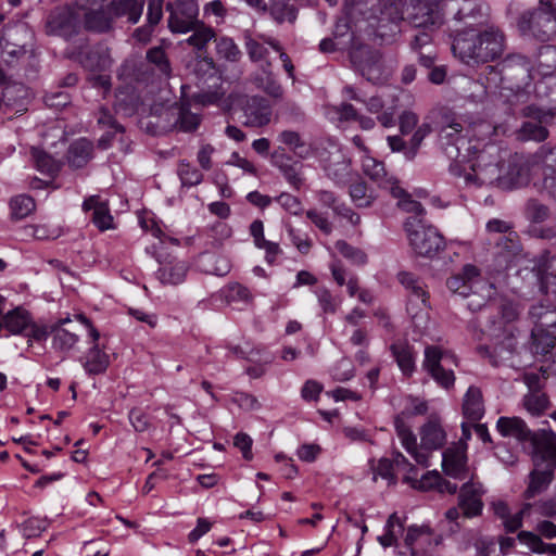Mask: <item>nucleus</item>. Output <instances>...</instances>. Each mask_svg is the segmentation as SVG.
<instances>
[{
    "instance_id": "nucleus-37",
    "label": "nucleus",
    "mask_w": 556,
    "mask_h": 556,
    "mask_svg": "<svg viewBox=\"0 0 556 556\" xmlns=\"http://www.w3.org/2000/svg\"><path fill=\"white\" fill-rule=\"evenodd\" d=\"M352 202L359 208L370 207L377 199L374 190L364 181H355L349 188Z\"/></svg>"
},
{
    "instance_id": "nucleus-57",
    "label": "nucleus",
    "mask_w": 556,
    "mask_h": 556,
    "mask_svg": "<svg viewBox=\"0 0 556 556\" xmlns=\"http://www.w3.org/2000/svg\"><path fill=\"white\" fill-rule=\"evenodd\" d=\"M147 59L149 62L153 63L160 73L165 75L166 77L169 76L170 73V64L168 62V59L166 56L165 51L161 47H154L148 50L147 52Z\"/></svg>"
},
{
    "instance_id": "nucleus-4",
    "label": "nucleus",
    "mask_w": 556,
    "mask_h": 556,
    "mask_svg": "<svg viewBox=\"0 0 556 556\" xmlns=\"http://www.w3.org/2000/svg\"><path fill=\"white\" fill-rule=\"evenodd\" d=\"M529 317L533 323L532 350L535 354L547 355L556 346V301L553 309L543 303L533 305Z\"/></svg>"
},
{
    "instance_id": "nucleus-10",
    "label": "nucleus",
    "mask_w": 556,
    "mask_h": 556,
    "mask_svg": "<svg viewBox=\"0 0 556 556\" xmlns=\"http://www.w3.org/2000/svg\"><path fill=\"white\" fill-rule=\"evenodd\" d=\"M350 60L363 77L375 84L384 81L391 73L380 51L369 46H353L350 51Z\"/></svg>"
},
{
    "instance_id": "nucleus-50",
    "label": "nucleus",
    "mask_w": 556,
    "mask_h": 556,
    "mask_svg": "<svg viewBox=\"0 0 556 556\" xmlns=\"http://www.w3.org/2000/svg\"><path fill=\"white\" fill-rule=\"evenodd\" d=\"M10 207L13 218L23 219L35 210V201L28 195L20 194L11 200Z\"/></svg>"
},
{
    "instance_id": "nucleus-58",
    "label": "nucleus",
    "mask_w": 556,
    "mask_h": 556,
    "mask_svg": "<svg viewBox=\"0 0 556 556\" xmlns=\"http://www.w3.org/2000/svg\"><path fill=\"white\" fill-rule=\"evenodd\" d=\"M488 89L489 87L481 80L467 79L465 97L472 102H482L486 98Z\"/></svg>"
},
{
    "instance_id": "nucleus-60",
    "label": "nucleus",
    "mask_w": 556,
    "mask_h": 556,
    "mask_svg": "<svg viewBox=\"0 0 556 556\" xmlns=\"http://www.w3.org/2000/svg\"><path fill=\"white\" fill-rule=\"evenodd\" d=\"M331 375L338 381L350 380L354 376L352 363L346 358L340 359L332 368Z\"/></svg>"
},
{
    "instance_id": "nucleus-42",
    "label": "nucleus",
    "mask_w": 556,
    "mask_h": 556,
    "mask_svg": "<svg viewBox=\"0 0 556 556\" xmlns=\"http://www.w3.org/2000/svg\"><path fill=\"white\" fill-rule=\"evenodd\" d=\"M189 31H192V35L186 39V42L200 51L205 49L206 45L215 38L213 28L207 27L200 22H195L194 27Z\"/></svg>"
},
{
    "instance_id": "nucleus-23",
    "label": "nucleus",
    "mask_w": 556,
    "mask_h": 556,
    "mask_svg": "<svg viewBox=\"0 0 556 556\" xmlns=\"http://www.w3.org/2000/svg\"><path fill=\"white\" fill-rule=\"evenodd\" d=\"M443 471L454 479H465L467 475V456L464 447L452 446L442 453Z\"/></svg>"
},
{
    "instance_id": "nucleus-35",
    "label": "nucleus",
    "mask_w": 556,
    "mask_h": 556,
    "mask_svg": "<svg viewBox=\"0 0 556 556\" xmlns=\"http://www.w3.org/2000/svg\"><path fill=\"white\" fill-rule=\"evenodd\" d=\"M420 437L421 446L426 450H438L445 441V433L440 424L435 420H429L421 428Z\"/></svg>"
},
{
    "instance_id": "nucleus-20",
    "label": "nucleus",
    "mask_w": 556,
    "mask_h": 556,
    "mask_svg": "<svg viewBox=\"0 0 556 556\" xmlns=\"http://www.w3.org/2000/svg\"><path fill=\"white\" fill-rule=\"evenodd\" d=\"M484 493L485 490L479 482L468 481L460 486L458 506L466 518L481 515L483 509L482 496Z\"/></svg>"
},
{
    "instance_id": "nucleus-17",
    "label": "nucleus",
    "mask_w": 556,
    "mask_h": 556,
    "mask_svg": "<svg viewBox=\"0 0 556 556\" xmlns=\"http://www.w3.org/2000/svg\"><path fill=\"white\" fill-rule=\"evenodd\" d=\"M523 115L531 121L523 122L518 130V139L528 141H543L548 136V130L542 125L552 114L536 106L530 105L523 109Z\"/></svg>"
},
{
    "instance_id": "nucleus-27",
    "label": "nucleus",
    "mask_w": 556,
    "mask_h": 556,
    "mask_svg": "<svg viewBox=\"0 0 556 556\" xmlns=\"http://www.w3.org/2000/svg\"><path fill=\"white\" fill-rule=\"evenodd\" d=\"M143 0H115L110 2L109 12L114 18H126L129 23L136 24L142 15Z\"/></svg>"
},
{
    "instance_id": "nucleus-55",
    "label": "nucleus",
    "mask_w": 556,
    "mask_h": 556,
    "mask_svg": "<svg viewBox=\"0 0 556 556\" xmlns=\"http://www.w3.org/2000/svg\"><path fill=\"white\" fill-rule=\"evenodd\" d=\"M432 131V127L429 123H422L419 125L413 134L408 150L406 151V160H413L421 146L422 140Z\"/></svg>"
},
{
    "instance_id": "nucleus-21",
    "label": "nucleus",
    "mask_w": 556,
    "mask_h": 556,
    "mask_svg": "<svg viewBox=\"0 0 556 556\" xmlns=\"http://www.w3.org/2000/svg\"><path fill=\"white\" fill-rule=\"evenodd\" d=\"M169 116V127L182 131L192 132L198 129L201 116L190 111L188 102L181 101L170 105L166 112Z\"/></svg>"
},
{
    "instance_id": "nucleus-41",
    "label": "nucleus",
    "mask_w": 556,
    "mask_h": 556,
    "mask_svg": "<svg viewBox=\"0 0 556 556\" xmlns=\"http://www.w3.org/2000/svg\"><path fill=\"white\" fill-rule=\"evenodd\" d=\"M518 540L533 553L556 555V544L544 543L540 535L533 532L521 531L518 534Z\"/></svg>"
},
{
    "instance_id": "nucleus-1",
    "label": "nucleus",
    "mask_w": 556,
    "mask_h": 556,
    "mask_svg": "<svg viewBox=\"0 0 556 556\" xmlns=\"http://www.w3.org/2000/svg\"><path fill=\"white\" fill-rule=\"evenodd\" d=\"M464 125L451 118L441 126L440 140L454 163L450 172L468 187L494 186L502 190L519 188L528 181L526 169L507 150L492 141L463 135Z\"/></svg>"
},
{
    "instance_id": "nucleus-45",
    "label": "nucleus",
    "mask_w": 556,
    "mask_h": 556,
    "mask_svg": "<svg viewBox=\"0 0 556 556\" xmlns=\"http://www.w3.org/2000/svg\"><path fill=\"white\" fill-rule=\"evenodd\" d=\"M314 292L323 313L331 315L336 314L342 303L341 298L332 294V292L326 287H318Z\"/></svg>"
},
{
    "instance_id": "nucleus-48",
    "label": "nucleus",
    "mask_w": 556,
    "mask_h": 556,
    "mask_svg": "<svg viewBox=\"0 0 556 556\" xmlns=\"http://www.w3.org/2000/svg\"><path fill=\"white\" fill-rule=\"evenodd\" d=\"M216 41V53L228 62H238L242 55L239 47L229 37H220Z\"/></svg>"
},
{
    "instance_id": "nucleus-47",
    "label": "nucleus",
    "mask_w": 556,
    "mask_h": 556,
    "mask_svg": "<svg viewBox=\"0 0 556 556\" xmlns=\"http://www.w3.org/2000/svg\"><path fill=\"white\" fill-rule=\"evenodd\" d=\"M336 250L356 266H363L367 263V254L359 248L353 247L344 240H338L334 244Z\"/></svg>"
},
{
    "instance_id": "nucleus-56",
    "label": "nucleus",
    "mask_w": 556,
    "mask_h": 556,
    "mask_svg": "<svg viewBox=\"0 0 556 556\" xmlns=\"http://www.w3.org/2000/svg\"><path fill=\"white\" fill-rule=\"evenodd\" d=\"M421 541L422 543L430 542V531L428 528L412 526L407 529L405 535V545L410 548L412 556H416L414 545Z\"/></svg>"
},
{
    "instance_id": "nucleus-14",
    "label": "nucleus",
    "mask_w": 556,
    "mask_h": 556,
    "mask_svg": "<svg viewBox=\"0 0 556 556\" xmlns=\"http://www.w3.org/2000/svg\"><path fill=\"white\" fill-rule=\"evenodd\" d=\"M46 33L68 39L76 35L80 27V14L71 7L52 10L46 20Z\"/></svg>"
},
{
    "instance_id": "nucleus-12",
    "label": "nucleus",
    "mask_w": 556,
    "mask_h": 556,
    "mask_svg": "<svg viewBox=\"0 0 556 556\" xmlns=\"http://www.w3.org/2000/svg\"><path fill=\"white\" fill-rule=\"evenodd\" d=\"M448 290L463 298L470 294L481 293V298H491L493 294V285L485 281L480 270L471 264L463 267L462 271L453 275L446 281Z\"/></svg>"
},
{
    "instance_id": "nucleus-39",
    "label": "nucleus",
    "mask_w": 556,
    "mask_h": 556,
    "mask_svg": "<svg viewBox=\"0 0 556 556\" xmlns=\"http://www.w3.org/2000/svg\"><path fill=\"white\" fill-rule=\"evenodd\" d=\"M325 169L327 175L337 184L344 182L350 176L351 161L338 152L333 155L332 161L326 165Z\"/></svg>"
},
{
    "instance_id": "nucleus-40",
    "label": "nucleus",
    "mask_w": 556,
    "mask_h": 556,
    "mask_svg": "<svg viewBox=\"0 0 556 556\" xmlns=\"http://www.w3.org/2000/svg\"><path fill=\"white\" fill-rule=\"evenodd\" d=\"M267 11L279 24L283 22L293 23L298 16V9L289 0H270Z\"/></svg>"
},
{
    "instance_id": "nucleus-30",
    "label": "nucleus",
    "mask_w": 556,
    "mask_h": 556,
    "mask_svg": "<svg viewBox=\"0 0 556 556\" xmlns=\"http://www.w3.org/2000/svg\"><path fill=\"white\" fill-rule=\"evenodd\" d=\"M552 466H533V470L529 475V484L525 492L527 498H532L548 488L554 478V469Z\"/></svg>"
},
{
    "instance_id": "nucleus-64",
    "label": "nucleus",
    "mask_w": 556,
    "mask_h": 556,
    "mask_svg": "<svg viewBox=\"0 0 556 556\" xmlns=\"http://www.w3.org/2000/svg\"><path fill=\"white\" fill-rule=\"evenodd\" d=\"M418 121L419 117L415 112L409 110L403 111L399 117L401 132L403 135L412 132L417 127Z\"/></svg>"
},
{
    "instance_id": "nucleus-62",
    "label": "nucleus",
    "mask_w": 556,
    "mask_h": 556,
    "mask_svg": "<svg viewBox=\"0 0 556 556\" xmlns=\"http://www.w3.org/2000/svg\"><path fill=\"white\" fill-rule=\"evenodd\" d=\"M245 48L250 60L253 62L262 61L268 54L267 48L251 37L247 38Z\"/></svg>"
},
{
    "instance_id": "nucleus-3",
    "label": "nucleus",
    "mask_w": 556,
    "mask_h": 556,
    "mask_svg": "<svg viewBox=\"0 0 556 556\" xmlns=\"http://www.w3.org/2000/svg\"><path fill=\"white\" fill-rule=\"evenodd\" d=\"M484 72L493 76L492 78L486 77L488 81L492 79L495 83L500 78L502 84H507L503 89H509L514 92L516 98L514 103L523 101L527 88L534 79L531 62L528 58L518 53L507 55L498 64V68L488 65Z\"/></svg>"
},
{
    "instance_id": "nucleus-16",
    "label": "nucleus",
    "mask_w": 556,
    "mask_h": 556,
    "mask_svg": "<svg viewBox=\"0 0 556 556\" xmlns=\"http://www.w3.org/2000/svg\"><path fill=\"white\" fill-rule=\"evenodd\" d=\"M380 16L377 17L376 34L384 38L400 31L399 23L404 18L403 0H379Z\"/></svg>"
},
{
    "instance_id": "nucleus-33",
    "label": "nucleus",
    "mask_w": 556,
    "mask_h": 556,
    "mask_svg": "<svg viewBox=\"0 0 556 556\" xmlns=\"http://www.w3.org/2000/svg\"><path fill=\"white\" fill-rule=\"evenodd\" d=\"M92 142L86 138L74 141L67 152V160L72 167H84L92 156Z\"/></svg>"
},
{
    "instance_id": "nucleus-22",
    "label": "nucleus",
    "mask_w": 556,
    "mask_h": 556,
    "mask_svg": "<svg viewBox=\"0 0 556 556\" xmlns=\"http://www.w3.org/2000/svg\"><path fill=\"white\" fill-rule=\"evenodd\" d=\"M81 65L91 73H104L113 64L110 50L104 45H97L84 51L79 55Z\"/></svg>"
},
{
    "instance_id": "nucleus-25",
    "label": "nucleus",
    "mask_w": 556,
    "mask_h": 556,
    "mask_svg": "<svg viewBox=\"0 0 556 556\" xmlns=\"http://www.w3.org/2000/svg\"><path fill=\"white\" fill-rule=\"evenodd\" d=\"M70 323L71 319L68 317L61 318L58 323L48 327V336H52V346L54 350L68 352L78 343L79 336L64 327Z\"/></svg>"
},
{
    "instance_id": "nucleus-46",
    "label": "nucleus",
    "mask_w": 556,
    "mask_h": 556,
    "mask_svg": "<svg viewBox=\"0 0 556 556\" xmlns=\"http://www.w3.org/2000/svg\"><path fill=\"white\" fill-rule=\"evenodd\" d=\"M523 405L531 415L540 416L547 409L549 401L545 393L534 390L525 395Z\"/></svg>"
},
{
    "instance_id": "nucleus-43",
    "label": "nucleus",
    "mask_w": 556,
    "mask_h": 556,
    "mask_svg": "<svg viewBox=\"0 0 556 556\" xmlns=\"http://www.w3.org/2000/svg\"><path fill=\"white\" fill-rule=\"evenodd\" d=\"M413 22L416 27L427 29L439 26L442 23V18L437 8L420 7Z\"/></svg>"
},
{
    "instance_id": "nucleus-54",
    "label": "nucleus",
    "mask_w": 556,
    "mask_h": 556,
    "mask_svg": "<svg viewBox=\"0 0 556 556\" xmlns=\"http://www.w3.org/2000/svg\"><path fill=\"white\" fill-rule=\"evenodd\" d=\"M278 140L286 144L299 156H305L307 149L299 132L293 130H283L279 134Z\"/></svg>"
},
{
    "instance_id": "nucleus-51",
    "label": "nucleus",
    "mask_w": 556,
    "mask_h": 556,
    "mask_svg": "<svg viewBox=\"0 0 556 556\" xmlns=\"http://www.w3.org/2000/svg\"><path fill=\"white\" fill-rule=\"evenodd\" d=\"M549 208L536 199L528 200L525 208L526 218L533 224L544 223L549 217Z\"/></svg>"
},
{
    "instance_id": "nucleus-28",
    "label": "nucleus",
    "mask_w": 556,
    "mask_h": 556,
    "mask_svg": "<svg viewBox=\"0 0 556 556\" xmlns=\"http://www.w3.org/2000/svg\"><path fill=\"white\" fill-rule=\"evenodd\" d=\"M187 271L186 262L172 258L160 263L156 277L163 285H178L185 280Z\"/></svg>"
},
{
    "instance_id": "nucleus-26",
    "label": "nucleus",
    "mask_w": 556,
    "mask_h": 556,
    "mask_svg": "<svg viewBox=\"0 0 556 556\" xmlns=\"http://www.w3.org/2000/svg\"><path fill=\"white\" fill-rule=\"evenodd\" d=\"M80 363L87 375H101L110 366V355L100 348V344L91 345L85 355L81 356Z\"/></svg>"
},
{
    "instance_id": "nucleus-24",
    "label": "nucleus",
    "mask_w": 556,
    "mask_h": 556,
    "mask_svg": "<svg viewBox=\"0 0 556 556\" xmlns=\"http://www.w3.org/2000/svg\"><path fill=\"white\" fill-rule=\"evenodd\" d=\"M85 212L92 211L91 220L94 226L101 230L113 228V216L111 215L109 203L99 195H90L83 203Z\"/></svg>"
},
{
    "instance_id": "nucleus-52",
    "label": "nucleus",
    "mask_w": 556,
    "mask_h": 556,
    "mask_svg": "<svg viewBox=\"0 0 556 556\" xmlns=\"http://www.w3.org/2000/svg\"><path fill=\"white\" fill-rule=\"evenodd\" d=\"M31 156L39 172L48 175H54L59 170L56 161L40 149L34 148Z\"/></svg>"
},
{
    "instance_id": "nucleus-61",
    "label": "nucleus",
    "mask_w": 556,
    "mask_h": 556,
    "mask_svg": "<svg viewBox=\"0 0 556 556\" xmlns=\"http://www.w3.org/2000/svg\"><path fill=\"white\" fill-rule=\"evenodd\" d=\"M276 201L282 208H285L290 214L299 215L303 211L300 200L290 193H281L279 197L276 198Z\"/></svg>"
},
{
    "instance_id": "nucleus-9",
    "label": "nucleus",
    "mask_w": 556,
    "mask_h": 556,
    "mask_svg": "<svg viewBox=\"0 0 556 556\" xmlns=\"http://www.w3.org/2000/svg\"><path fill=\"white\" fill-rule=\"evenodd\" d=\"M518 28L522 36L548 41L556 31V12L552 5L540 1L538 9L521 14Z\"/></svg>"
},
{
    "instance_id": "nucleus-49",
    "label": "nucleus",
    "mask_w": 556,
    "mask_h": 556,
    "mask_svg": "<svg viewBox=\"0 0 556 556\" xmlns=\"http://www.w3.org/2000/svg\"><path fill=\"white\" fill-rule=\"evenodd\" d=\"M202 261L206 265L204 270L212 275L225 276L231 268L230 261L225 256L204 254Z\"/></svg>"
},
{
    "instance_id": "nucleus-53",
    "label": "nucleus",
    "mask_w": 556,
    "mask_h": 556,
    "mask_svg": "<svg viewBox=\"0 0 556 556\" xmlns=\"http://www.w3.org/2000/svg\"><path fill=\"white\" fill-rule=\"evenodd\" d=\"M265 77L256 78V86L274 99H281L283 96L282 86L275 79L271 72L264 70Z\"/></svg>"
},
{
    "instance_id": "nucleus-18",
    "label": "nucleus",
    "mask_w": 556,
    "mask_h": 556,
    "mask_svg": "<svg viewBox=\"0 0 556 556\" xmlns=\"http://www.w3.org/2000/svg\"><path fill=\"white\" fill-rule=\"evenodd\" d=\"M244 126L263 127L269 124L273 109L267 99L260 96L247 97L242 102Z\"/></svg>"
},
{
    "instance_id": "nucleus-2",
    "label": "nucleus",
    "mask_w": 556,
    "mask_h": 556,
    "mask_svg": "<svg viewBox=\"0 0 556 556\" xmlns=\"http://www.w3.org/2000/svg\"><path fill=\"white\" fill-rule=\"evenodd\" d=\"M506 47L504 33L491 25L483 30L468 28L459 31L452 45V51L464 64L475 66L498 59Z\"/></svg>"
},
{
    "instance_id": "nucleus-34",
    "label": "nucleus",
    "mask_w": 556,
    "mask_h": 556,
    "mask_svg": "<svg viewBox=\"0 0 556 556\" xmlns=\"http://www.w3.org/2000/svg\"><path fill=\"white\" fill-rule=\"evenodd\" d=\"M541 290L556 301V255L546 254L540 275Z\"/></svg>"
},
{
    "instance_id": "nucleus-63",
    "label": "nucleus",
    "mask_w": 556,
    "mask_h": 556,
    "mask_svg": "<svg viewBox=\"0 0 556 556\" xmlns=\"http://www.w3.org/2000/svg\"><path fill=\"white\" fill-rule=\"evenodd\" d=\"M97 123L103 129H112L115 131H124L123 126L117 124L110 110L100 108L97 113Z\"/></svg>"
},
{
    "instance_id": "nucleus-15",
    "label": "nucleus",
    "mask_w": 556,
    "mask_h": 556,
    "mask_svg": "<svg viewBox=\"0 0 556 556\" xmlns=\"http://www.w3.org/2000/svg\"><path fill=\"white\" fill-rule=\"evenodd\" d=\"M166 9L169 11L168 27L173 33L186 34L199 22L197 0H176Z\"/></svg>"
},
{
    "instance_id": "nucleus-19",
    "label": "nucleus",
    "mask_w": 556,
    "mask_h": 556,
    "mask_svg": "<svg viewBox=\"0 0 556 556\" xmlns=\"http://www.w3.org/2000/svg\"><path fill=\"white\" fill-rule=\"evenodd\" d=\"M521 247L517 232H508L496 240L493 256L497 271L509 268L519 258Z\"/></svg>"
},
{
    "instance_id": "nucleus-59",
    "label": "nucleus",
    "mask_w": 556,
    "mask_h": 556,
    "mask_svg": "<svg viewBox=\"0 0 556 556\" xmlns=\"http://www.w3.org/2000/svg\"><path fill=\"white\" fill-rule=\"evenodd\" d=\"M226 299L230 302L250 303L253 296L245 286L235 282L228 286L226 290Z\"/></svg>"
},
{
    "instance_id": "nucleus-29",
    "label": "nucleus",
    "mask_w": 556,
    "mask_h": 556,
    "mask_svg": "<svg viewBox=\"0 0 556 556\" xmlns=\"http://www.w3.org/2000/svg\"><path fill=\"white\" fill-rule=\"evenodd\" d=\"M498 432L503 437H513L527 445L533 431L519 417H500L496 424Z\"/></svg>"
},
{
    "instance_id": "nucleus-44",
    "label": "nucleus",
    "mask_w": 556,
    "mask_h": 556,
    "mask_svg": "<svg viewBox=\"0 0 556 556\" xmlns=\"http://www.w3.org/2000/svg\"><path fill=\"white\" fill-rule=\"evenodd\" d=\"M177 175L182 187H194L202 182L203 174L195 166L187 161H180L177 167Z\"/></svg>"
},
{
    "instance_id": "nucleus-32",
    "label": "nucleus",
    "mask_w": 556,
    "mask_h": 556,
    "mask_svg": "<svg viewBox=\"0 0 556 556\" xmlns=\"http://www.w3.org/2000/svg\"><path fill=\"white\" fill-rule=\"evenodd\" d=\"M392 354L405 376H412L416 369V353L407 341H397L391 345Z\"/></svg>"
},
{
    "instance_id": "nucleus-31",
    "label": "nucleus",
    "mask_w": 556,
    "mask_h": 556,
    "mask_svg": "<svg viewBox=\"0 0 556 556\" xmlns=\"http://www.w3.org/2000/svg\"><path fill=\"white\" fill-rule=\"evenodd\" d=\"M463 414L470 422L479 421L484 415L482 392L478 387L468 388L463 400Z\"/></svg>"
},
{
    "instance_id": "nucleus-7",
    "label": "nucleus",
    "mask_w": 556,
    "mask_h": 556,
    "mask_svg": "<svg viewBox=\"0 0 556 556\" xmlns=\"http://www.w3.org/2000/svg\"><path fill=\"white\" fill-rule=\"evenodd\" d=\"M421 213H415V217L407 218L404 227L414 252L420 256L432 257L444 249L445 241L434 227L426 226L418 218Z\"/></svg>"
},
{
    "instance_id": "nucleus-6",
    "label": "nucleus",
    "mask_w": 556,
    "mask_h": 556,
    "mask_svg": "<svg viewBox=\"0 0 556 556\" xmlns=\"http://www.w3.org/2000/svg\"><path fill=\"white\" fill-rule=\"evenodd\" d=\"M397 280L409 292L407 312L412 317L414 328L422 334L430 323L429 293L426 286L419 278L408 271L399 273Z\"/></svg>"
},
{
    "instance_id": "nucleus-11",
    "label": "nucleus",
    "mask_w": 556,
    "mask_h": 556,
    "mask_svg": "<svg viewBox=\"0 0 556 556\" xmlns=\"http://www.w3.org/2000/svg\"><path fill=\"white\" fill-rule=\"evenodd\" d=\"M448 362L457 365V358L451 351L438 345H427L425 348L422 368L445 390L452 389L455 383L453 369L445 368L443 365V363Z\"/></svg>"
},
{
    "instance_id": "nucleus-38",
    "label": "nucleus",
    "mask_w": 556,
    "mask_h": 556,
    "mask_svg": "<svg viewBox=\"0 0 556 556\" xmlns=\"http://www.w3.org/2000/svg\"><path fill=\"white\" fill-rule=\"evenodd\" d=\"M533 162L542 166L543 177L556 175V144L541 146L533 155Z\"/></svg>"
},
{
    "instance_id": "nucleus-8",
    "label": "nucleus",
    "mask_w": 556,
    "mask_h": 556,
    "mask_svg": "<svg viewBox=\"0 0 556 556\" xmlns=\"http://www.w3.org/2000/svg\"><path fill=\"white\" fill-rule=\"evenodd\" d=\"M23 334L28 341H43L48 338V326L38 325L30 313L22 306L0 315V337Z\"/></svg>"
},
{
    "instance_id": "nucleus-5",
    "label": "nucleus",
    "mask_w": 556,
    "mask_h": 556,
    "mask_svg": "<svg viewBox=\"0 0 556 556\" xmlns=\"http://www.w3.org/2000/svg\"><path fill=\"white\" fill-rule=\"evenodd\" d=\"M362 168L366 176L375 181L379 188L388 190L391 195L399 200L397 206L409 213L419 214L422 206L419 202L413 200L410 195L399 185L393 176H389L384 164L371 155H363Z\"/></svg>"
},
{
    "instance_id": "nucleus-13",
    "label": "nucleus",
    "mask_w": 556,
    "mask_h": 556,
    "mask_svg": "<svg viewBox=\"0 0 556 556\" xmlns=\"http://www.w3.org/2000/svg\"><path fill=\"white\" fill-rule=\"evenodd\" d=\"M523 448L530 454L533 466L556 467V433L552 430L533 431Z\"/></svg>"
},
{
    "instance_id": "nucleus-36",
    "label": "nucleus",
    "mask_w": 556,
    "mask_h": 556,
    "mask_svg": "<svg viewBox=\"0 0 556 556\" xmlns=\"http://www.w3.org/2000/svg\"><path fill=\"white\" fill-rule=\"evenodd\" d=\"M113 17L109 12V5L105 9L89 11L85 14V27L89 30L103 33L111 28Z\"/></svg>"
}]
</instances>
